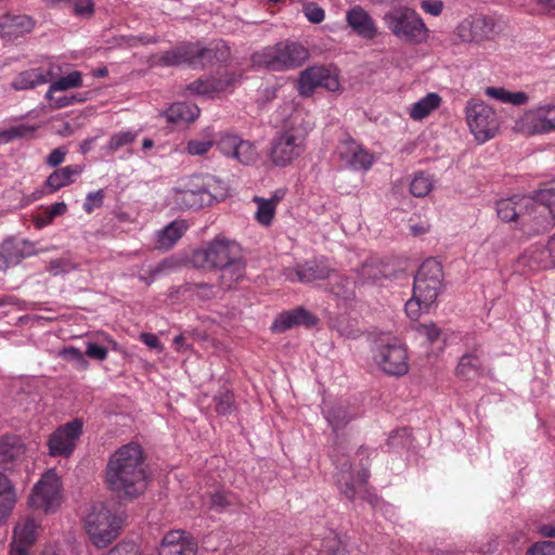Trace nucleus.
Here are the masks:
<instances>
[{
  "mask_svg": "<svg viewBox=\"0 0 555 555\" xmlns=\"http://www.w3.org/2000/svg\"><path fill=\"white\" fill-rule=\"evenodd\" d=\"M143 464L144 457L140 444L131 442L120 447L106 465L105 481L108 489L118 496L128 499L141 495L146 489Z\"/></svg>",
  "mask_w": 555,
  "mask_h": 555,
  "instance_id": "obj_1",
  "label": "nucleus"
},
{
  "mask_svg": "<svg viewBox=\"0 0 555 555\" xmlns=\"http://www.w3.org/2000/svg\"><path fill=\"white\" fill-rule=\"evenodd\" d=\"M191 261L199 269H219L229 274L231 280L238 281L244 276L245 263L242 260L238 245L225 238H215L206 247L195 250Z\"/></svg>",
  "mask_w": 555,
  "mask_h": 555,
  "instance_id": "obj_2",
  "label": "nucleus"
},
{
  "mask_svg": "<svg viewBox=\"0 0 555 555\" xmlns=\"http://www.w3.org/2000/svg\"><path fill=\"white\" fill-rule=\"evenodd\" d=\"M126 514L117 502L94 504L86 517L87 532L92 543L103 548L120 533Z\"/></svg>",
  "mask_w": 555,
  "mask_h": 555,
  "instance_id": "obj_3",
  "label": "nucleus"
},
{
  "mask_svg": "<svg viewBox=\"0 0 555 555\" xmlns=\"http://www.w3.org/2000/svg\"><path fill=\"white\" fill-rule=\"evenodd\" d=\"M387 29L400 41L420 44L428 38V28L423 18L412 8L395 5L383 17Z\"/></svg>",
  "mask_w": 555,
  "mask_h": 555,
  "instance_id": "obj_4",
  "label": "nucleus"
},
{
  "mask_svg": "<svg viewBox=\"0 0 555 555\" xmlns=\"http://www.w3.org/2000/svg\"><path fill=\"white\" fill-rule=\"evenodd\" d=\"M308 59L309 51L297 42H281L253 55L254 63L276 72L299 67Z\"/></svg>",
  "mask_w": 555,
  "mask_h": 555,
  "instance_id": "obj_5",
  "label": "nucleus"
},
{
  "mask_svg": "<svg viewBox=\"0 0 555 555\" xmlns=\"http://www.w3.org/2000/svg\"><path fill=\"white\" fill-rule=\"evenodd\" d=\"M344 451L345 448L335 442L331 452V459L336 467L334 479L340 492L347 499L354 500L357 494L364 490L370 474L366 468L362 467L356 476L349 457Z\"/></svg>",
  "mask_w": 555,
  "mask_h": 555,
  "instance_id": "obj_6",
  "label": "nucleus"
},
{
  "mask_svg": "<svg viewBox=\"0 0 555 555\" xmlns=\"http://www.w3.org/2000/svg\"><path fill=\"white\" fill-rule=\"evenodd\" d=\"M305 132L296 127L282 129L272 139L269 157L280 167H285L298 158L305 151Z\"/></svg>",
  "mask_w": 555,
  "mask_h": 555,
  "instance_id": "obj_7",
  "label": "nucleus"
},
{
  "mask_svg": "<svg viewBox=\"0 0 555 555\" xmlns=\"http://www.w3.org/2000/svg\"><path fill=\"white\" fill-rule=\"evenodd\" d=\"M443 272L441 263L435 258L426 259L414 279V295L429 308L437 299L441 288Z\"/></svg>",
  "mask_w": 555,
  "mask_h": 555,
  "instance_id": "obj_8",
  "label": "nucleus"
},
{
  "mask_svg": "<svg viewBox=\"0 0 555 555\" xmlns=\"http://www.w3.org/2000/svg\"><path fill=\"white\" fill-rule=\"evenodd\" d=\"M551 193L550 186L538 190L532 197L524 198L526 217L524 222H533L534 232H545L555 224V199L542 198V193Z\"/></svg>",
  "mask_w": 555,
  "mask_h": 555,
  "instance_id": "obj_9",
  "label": "nucleus"
},
{
  "mask_svg": "<svg viewBox=\"0 0 555 555\" xmlns=\"http://www.w3.org/2000/svg\"><path fill=\"white\" fill-rule=\"evenodd\" d=\"M466 118L476 140L483 143L492 139L499 130V119L492 107L483 102H469Z\"/></svg>",
  "mask_w": 555,
  "mask_h": 555,
  "instance_id": "obj_10",
  "label": "nucleus"
},
{
  "mask_svg": "<svg viewBox=\"0 0 555 555\" xmlns=\"http://www.w3.org/2000/svg\"><path fill=\"white\" fill-rule=\"evenodd\" d=\"M339 78L336 69L325 66H310L302 70L298 79V92L301 96H310L319 87L327 91L339 89Z\"/></svg>",
  "mask_w": 555,
  "mask_h": 555,
  "instance_id": "obj_11",
  "label": "nucleus"
},
{
  "mask_svg": "<svg viewBox=\"0 0 555 555\" xmlns=\"http://www.w3.org/2000/svg\"><path fill=\"white\" fill-rule=\"evenodd\" d=\"M83 422L75 418L55 429L48 439L51 456L68 457L76 448V442L82 434Z\"/></svg>",
  "mask_w": 555,
  "mask_h": 555,
  "instance_id": "obj_12",
  "label": "nucleus"
},
{
  "mask_svg": "<svg viewBox=\"0 0 555 555\" xmlns=\"http://www.w3.org/2000/svg\"><path fill=\"white\" fill-rule=\"evenodd\" d=\"M60 504V483L56 475L48 472L35 486L30 496L29 505L33 508L41 509L44 513L52 512Z\"/></svg>",
  "mask_w": 555,
  "mask_h": 555,
  "instance_id": "obj_13",
  "label": "nucleus"
},
{
  "mask_svg": "<svg viewBox=\"0 0 555 555\" xmlns=\"http://www.w3.org/2000/svg\"><path fill=\"white\" fill-rule=\"evenodd\" d=\"M375 361L380 370L390 376H403L409 372L406 350L399 344L379 346Z\"/></svg>",
  "mask_w": 555,
  "mask_h": 555,
  "instance_id": "obj_14",
  "label": "nucleus"
},
{
  "mask_svg": "<svg viewBox=\"0 0 555 555\" xmlns=\"http://www.w3.org/2000/svg\"><path fill=\"white\" fill-rule=\"evenodd\" d=\"M330 267L321 260H309L296 267L285 268L283 275L291 282L311 283L330 276Z\"/></svg>",
  "mask_w": 555,
  "mask_h": 555,
  "instance_id": "obj_15",
  "label": "nucleus"
},
{
  "mask_svg": "<svg viewBox=\"0 0 555 555\" xmlns=\"http://www.w3.org/2000/svg\"><path fill=\"white\" fill-rule=\"evenodd\" d=\"M492 18L473 15L465 18L456 28V35L463 42H481L493 31Z\"/></svg>",
  "mask_w": 555,
  "mask_h": 555,
  "instance_id": "obj_16",
  "label": "nucleus"
},
{
  "mask_svg": "<svg viewBox=\"0 0 555 555\" xmlns=\"http://www.w3.org/2000/svg\"><path fill=\"white\" fill-rule=\"evenodd\" d=\"M338 154L346 165L356 170H369L374 163V155L350 137L341 141Z\"/></svg>",
  "mask_w": 555,
  "mask_h": 555,
  "instance_id": "obj_17",
  "label": "nucleus"
},
{
  "mask_svg": "<svg viewBox=\"0 0 555 555\" xmlns=\"http://www.w3.org/2000/svg\"><path fill=\"white\" fill-rule=\"evenodd\" d=\"M197 543L183 530L165 534L158 548L159 555H196Z\"/></svg>",
  "mask_w": 555,
  "mask_h": 555,
  "instance_id": "obj_18",
  "label": "nucleus"
},
{
  "mask_svg": "<svg viewBox=\"0 0 555 555\" xmlns=\"http://www.w3.org/2000/svg\"><path fill=\"white\" fill-rule=\"evenodd\" d=\"M36 21L26 14L7 13L0 17V35L7 40H15L34 30Z\"/></svg>",
  "mask_w": 555,
  "mask_h": 555,
  "instance_id": "obj_19",
  "label": "nucleus"
},
{
  "mask_svg": "<svg viewBox=\"0 0 555 555\" xmlns=\"http://www.w3.org/2000/svg\"><path fill=\"white\" fill-rule=\"evenodd\" d=\"M229 55V47L222 41L211 43L209 47H202L198 42H193L194 67L225 62Z\"/></svg>",
  "mask_w": 555,
  "mask_h": 555,
  "instance_id": "obj_20",
  "label": "nucleus"
},
{
  "mask_svg": "<svg viewBox=\"0 0 555 555\" xmlns=\"http://www.w3.org/2000/svg\"><path fill=\"white\" fill-rule=\"evenodd\" d=\"M318 322L317 317L302 307L281 313L273 322V332H285L292 327L305 325L312 326Z\"/></svg>",
  "mask_w": 555,
  "mask_h": 555,
  "instance_id": "obj_21",
  "label": "nucleus"
},
{
  "mask_svg": "<svg viewBox=\"0 0 555 555\" xmlns=\"http://www.w3.org/2000/svg\"><path fill=\"white\" fill-rule=\"evenodd\" d=\"M346 21L348 26L364 39H373L377 35L373 18L360 5H354L347 12Z\"/></svg>",
  "mask_w": 555,
  "mask_h": 555,
  "instance_id": "obj_22",
  "label": "nucleus"
},
{
  "mask_svg": "<svg viewBox=\"0 0 555 555\" xmlns=\"http://www.w3.org/2000/svg\"><path fill=\"white\" fill-rule=\"evenodd\" d=\"M162 116H165L167 121L173 125L192 122L199 116V108L192 103L177 102L163 112Z\"/></svg>",
  "mask_w": 555,
  "mask_h": 555,
  "instance_id": "obj_23",
  "label": "nucleus"
},
{
  "mask_svg": "<svg viewBox=\"0 0 555 555\" xmlns=\"http://www.w3.org/2000/svg\"><path fill=\"white\" fill-rule=\"evenodd\" d=\"M81 166L73 165L54 170L46 180L44 186L49 189V193H54L63 186L74 182V177L80 175Z\"/></svg>",
  "mask_w": 555,
  "mask_h": 555,
  "instance_id": "obj_24",
  "label": "nucleus"
},
{
  "mask_svg": "<svg viewBox=\"0 0 555 555\" xmlns=\"http://www.w3.org/2000/svg\"><path fill=\"white\" fill-rule=\"evenodd\" d=\"M357 273L362 282H377L391 275V271L383 260L370 259L364 261Z\"/></svg>",
  "mask_w": 555,
  "mask_h": 555,
  "instance_id": "obj_25",
  "label": "nucleus"
},
{
  "mask_svg": "<svg viewBox=\"0 0 555 555\" xmlns=\"http://www.w3.org/2000/svg\"><path fill=\"white\" fill-rule=\"evenodd\" d=\"M53 77L51 70L43 73L39 68H33L22 72L17 78L12 82L15 90H26L49 82Z\"/></svg>",
  "mask_w": 555,
  "mask_h": 555,
  "instance_id": "obj_26",
  "label": "nucleus"
},
{
  "mask_svg": "<svg viewBox=\"0 0 555 555\" xmlns=\"http://www.w3.org/2000/svg\"><path fill=\"white\" fill-rule=\"evenodd\" d=\"M160 62L166 66L188 64L194 67L193 42L182 43L172 50L166 51L160 56Z\"/></svg>",
  "mask_w": 555,
  "mask_h": 555,
  "instance_id": "obj_27",
  "label": "nucleus"
},
{
  "mask_svg": "<svg viewBox=\"0 0 555 555\" xmlns=\"http://www.w3.org/2000/svg\"><path fill=\"white\" fill-rule=\"evenodd\" d=\"M188 224L184 220H175L157 233L158 247L171 248L186 231Z\"/></svg>",
  "mask_w": 555,
  "mask_h": 555,
  "instance_id": "obj_28",
  "label": "nucleus"
},
{
  "mask_svg": "<svg viewBox=\"0 0 555 555\" xmlns=\"http://www.w3.org/2000/svg\"><path fill=\"white\" fill-rule=\"evenodd\" d=\"M482 372V363L476 350L461 357L456 366V375L464 379H474Z\"/></svg>",
  "mask_w": 555,
  "mask_h": 555,
  "instance_id": "obj_29",
  "label": "nucleus"
},
{
  "mask_svg": "<svg viewBox=\"0 0 555 555\" xmlns=\"http://www.w3.org/2000/svg\"><path fill=\"white\" fill-rule=\"evenodd\" d=\"M356 412L350 411L349 406L343 403H336L326 412V420L332 426L334 433L344 428L356 417Z\"/></svg>",
  "mask_w": 555,
  "mask_h": 555,
  "instance_id": "obj_30",
  "label": "nucleus"
},
{
  "mask_svg": "<svg viewBox=\"0 0 555 555\" xmlns=\"http://www.w3.org/2000/svg\"><path fill=\"white\" fill-rule=\"evenodd\" d=\"M23 452V444L17 437H3L0 439V465L13 463Z\"/></svg>",
  "mask_w": 555,
  "mask_h": 555,
  "instance_id": "obj_31",
  "label": "nucleus"
},
{
  "mask_svg": "<svg viewBox=\"0 0 555 555\" xmlns=\"http://www.w3.org/2000/svg\"><path fill=\"white\" fill-rule=\"evenodd\" d=\"M440 103L441 98L438 93H428L425 98L413 104L410 117L414 120H421L438 108Z\"/></svg>",
  "mask_w": 555,
  "mask_h": 555,
  "instance_id": "obj_32",
  "label": "nucleus"
},
{
  "mask_svg": "<svg viewBox=\"0 0 555 555\" xmlns=\"http://www.w3.org/2000/svg\"><path fill=\"white\" fill-rule=\"evenodd\" d=\"M524 199L520 203H515L512 198L501 199L496 203V212L501 220L505 222L516 221L526 217L522 211Z\"/></svg>",
  "mask_w": 555,
  "mask_h": 555,
  "instance_id": "obj_33",
  "label": "nucleus"
},
{
  "mask_svg": "<svg viewBox=\"0 0 555 555\" xmlns=\"http://www.w3.org/2000/svg\"><path fill=\"white\" fill-rule=\"evenodd\" d=\"M37 524L34 519H27L18 524L14 529L13 543L30 547L36 541Z\"/></svg>",
  "mask_w": 555,
  "mask_h": 555,
  "instance_id": "obj_34",
  "label": "nucleus"
},
{
  "mask_svg": "<svg viewBox=\"0 0 555 555\" xmlns=\"http://www.w3.org/2000/svg\"><path fill=\"white\" fill-rule=\"evenodd\" d=\"M485 92L488 96L496 99L503 103L522 105L528 101L527 93L522 91L511 92L504 88L488 87Z\"/></svg>",
  "mask_w": 555,
  "mask_h": 555,
  "instance_id": "obj_35",
  "label": "nucleus"
},
{
  "mask_svg": "<svg viewBox=\"0 0 555 555\" xmlns=\"http://www.w3.org/2000/svg\"><path fill=\"white\" fill-rule=\"evenodd\" d=\"M205 195H208V194L202 190L178 191L176 194V203L178 205H180L181 208L198 209L204 206V196Z\"/></svg>",
  "mask_w": 555,
  "mask_h": 555,
  "instance_id": "obj_36",
  "label": "nucleus"
},
{
  "mask_svg": "<svg viewBox=\"0 0 555 555\" xmlns=\"http://www.w3.org/2000/svg\"><path fill=\"white\" fill-rule=\"evenodd\" d=\"M81 74L79 72H72L70 74H68L67 76H64V77H61L60 79H57L55 82H53L47 94H46V98L48 100H52V94L55 92V91H64V90H68V89H72V88H78L81 86Z\"/></svg>",
  "mask_w": 555,
  "mask_h": 555,
  "instance_id": "obj_37",
  "label": "nucleus"
},
{
  "mask_svg": "<svg viewBox=\"0 0 555 555\" xmlns=\"http://www.w3.org/2000/svg\"><path fill=\"white\" fill-rule=\"evenodd\" d=\"M258 156L259 155L256 146L250 141L241 139L233 158H235L241 164L248 166L255 164L258 159Z\"/></svg>",
  "mask_w": 555,
  "mask_h": 555,
  "instance_id": "obj_38",
  "label": "nucleus"
},
{
  "mask_svg": "<svg viewBox=\"0 0 555 555\" xmlns=\"http://www.w3.org/2000/svg\"><path fill=\"white\" fill-rule=\"evenodd\" d=\"M233 494L225 490H216L208 495V508L217 513H222L225 508L233 505Z\"/></svg>",
  "mask_w": 555,
  "mask_h": 555,
  "instance_id": "obj_39",
  "label": "nucleus"
},
{
  "mask_svg": "<svg viewBox=\"0 0 555 555\" xmlns=\"http://www.w3.org/2000/svg\"><path fill=\"white\" fill-rule=\"evenodd\" d=\"M178 293H189L199 300H210L215 297L214 287L207 283H186L177 289Z\"/></svg>",
  "mask_w": 555,
  "mask_h": 555,
  "instance_id": "obj_40",
  "label": "nucleus"
},
{
  "mask_svg": "<svg viewBox=\"0 0 555 555\" xmlns=\"http://www.w3.org/2000/svg\"><path fill=\"white\" fill-rule=\"evenodd\" d=\"M535 132H548L555 130V106L547 108H540L538 111V117L533 125Z\"/></svg>",
  "mask_w": 555,
  "mask_h": 555,
  "instance_id": "obj_41",
  "label": "nucleus"
},
{
  "mask_svg": "<svg viewBox=\"0 0 555 555\" xmlns=\"http://www.w3.org/2000/svg\"><path fill=\"white\" fill-rule=\"evenodd\" d=\"M254 202L258 206L255 215L257 221L262 225H270L276 209L273 203L260 196H255Z\"/></svg>",
  "mask_w": 555,
  "mask_h": 555,
  "instance_id": "obj_42",
  "label": "nucleus"
},
{
  "mask_svg": "<svg viewBox=\"0 0 555 555\" xmlns=\"http://www.w3.org/2000/svg\"><path fill=\"white\" fill-rule=\"evenodd\" d=\"M15 502V493L11 481L0 473V507L11 508Z\"/></svg>",
  "mask_w": 555,
  "mask_h": 555,
  "instance_id": "obj_43",
  "label": "nucleus"
},
{
  "mask_svg": "<svg viewBox=\"0 0 555 555\" xmlns=\"http://www.w3.org/2000/svg\"><path fill=\"white\" fill-rule=\"evenodd\" d=\"M188 89L197 94H207L217 92L222 89L219 80L215 79H197L188 86Z\"/></svg>",
  "mask_w": 555,
  "mask_h": 555,
  "instance_id": "obj_44",
  "label": "nucleus"
},
{
  "mask_svg": "<svg viewBox=\"0 0 555 555\" xmlns=\"http://www.w3.org/2000/svg\"><path fill=\"white\" fill-rule=\"evenodd\" d=\"M412 443L411 433L406 428L395 430L387 439V446L391 449H405Z\"/></svg>",
  "mask_w": 555,
  "mask_h": 555,
  "instance_id": "obj_45",
  "label": "nucleus"
},
{
  "mask_svg": "<svg viewBox=\"0 0 555 555\" xmlns=\"http://www.w3.org/2000/svg\"><path fill=\"white\" fill-rule=\"evenodd\" d=\"M59 356L62 357L64 360L74 362L79 370H86L89 365L87 359L85 358V354L75 347L63 348L59 352Z\"/></svg>",
  "mask_w": 555,
  "mask_h": 555,
  "instance_id": "obj_46",
  "label": "nucleus"
},
{
  "mask_svg": "<svg viewBox=\"0 0 555 555\" xmlns=\"http://www.w3.org/2000/svg\"><path fill=\"white\" fill-rule=\"evenodd\" d=\"M431 190L430 180L423 173L416 175L410 184V192L416 197L426 196Z\"/></svg>",
  "mask_w": 555,
  "mask_h": 555,
  "instance_id": "obj_47",
  "label": "nucleus"
},
{
  "mask_svg": "<svg viewBox=\"0 0 555 555\" xmlns=\"http://www.w3.org/2000/svg\"><path fill=\"white\" fill-rule=\"evenodd\" d=\"M240 141V137L227 133L219 139L217 145L223 155L233 157Z\"/></svg>",
  "mask_w": 555,
  "mask_h": 555,
  "instance_id": "obj_48",
  "label": "nucleus"
},
{
  "mask_svg": "<svg viewBox=\"0 0 555 555\" xmlns=\"http://www.w3.org/2000/svg\"><path fill=\"white\" fill-rule=\"evenodd\" d=\"M135 138L137 134L130 131L116 133L112 135L106 149L109 152H115L118 149L132 143L135 140Z\"/></svg>",
  "mask_w": 555,
  "mask_h": 555,
  "instance_id": "obj_49",
  "label": "nucleus"
},
{
  "mask_svg": "<svg viewBox=\"0 0 555 555\" xmlns=\"http://www.w3.org/2000/svg\"><path fill=\"white\" fill-rule=\"evenodd\" d=\"M323 551L330 555H339L346 551L345 544L340 540V538L331 533L323 540Z\"/></svg>",
  "mask_w": 555,
  "mask_h": 555,
  "instance_id": "obj_50",
  "label": "nucleus"
},
{
  "mask_svg": "<svg viewBox=\"0 0 555 555\" xmlns=\"http://www.w3.org/2000/svg\"><path fill=\"white\" fill-rule=\"evenodd\" d=\"M234 403V396L230 391H224L216 398V411L219 414L225 415L232 411Z\"/></svg>",
  "mask_w": 555,
  "mask_h": 555,
  "instance_id": "obj_51",
  "label": "nucleus"
},
{
  "mask_svg": "<svg viewBox=\"0 0 555 555\" xmlns=\"http://www.w3.org/2000/svg\"><path fill=\"white\" fill-rule=\"evenodd\" d=\"M527 555H555V542H537L528 548Z\"/></svg>",
  "mask_w": 555,
  "mask_h": 555,
  "instance_id": "obj_52",
  "label": "nucleus"
},
{
  "mask_svg": "<svg viewBox=\"0 0 555 555\" xmlns=\"http://www.w3.org/2000/svg\"><path fill=\"white\" fill-rule=\"evenodd\" d=\"M104 199V191L99 190L96 192H91L87 195L86 202L83 204V209L86 212L91 214L94 208H99L103 205Z\"/></svg>",
  "mask_w": 555,
  "mask_h": 555,
  "instance_id": "obj_53",
  "label": "nucleus"
},
{
  "mask_svg": "<svg viewBox=\"0 0 555 555\" xmlns=\"http://www.w3.org/2000/svg\"><path fill=\"white\" fill-rule=\"evenodd\" d=\"M304 13L306 17L313 24L321 23L325 17L324 10L312 2L304 7Z\"/></svg>",
  "mask_w": 555,
  "mask_h": 555,
  "instance_id": "obj_54",
  "label": "nucleus"
},
{
  "mask_svg": "<svg viewBox=\"0 0 555 555\" xmlns=\"http://www.w3.org/2000/svg\"><path fill=\"white\" fill-rule=\"evenodd\" d=\"M417 332L425 336L430 344L437 341L441 335V330L434 323L418 325Z\"/></svg>",
  "mask_w": 555,
  "mask_h": 555,
  "instance_id": "obj_55",
  "label": "nucleus"
},
{
  "mask_svg": "<svg viewBox=\"0 0 555 555\" xmlns=\"http://www.w3.org/2000/svg\"><path fill=\"white\" fill-rule=\"evenodd\" d=\"M212 146L211 141L191 140L186 144V151L191 155H204Z\"/></svg>",
  "mask_w": 555,
  "mask_h": 555,
  "instance_id": "obj_56",
  "label": "nucleus"
},
{
  "mask_svg": "<svg viewBox=\"0 0 555 555\" xmlns=\"http://www.w3.org/2000/svg\"><path fill=\"white\" fill-rule=\"evenodd\" d=\"M106 555H139V551L133 542H120Z\"/></svg>",
  "mask_w": 555,
  "mask_h": 555,
  "instance_id": "obj_57",
  "label": "nucleus"
},
{
  "mask_svg": "<svg viewBox=\"0 0 555 555\" xmlns=\"http://www.w3.org/2000/svg\"><path fill=\"white\" fill-rule=\"evenodd\" d=\"M427 309L428 308H425V304L418 300L414 294L413 297L405 304V312L412 319H416L420 315L421 310Z\"/></svg>",
  "mask_w": 555,
  "mask_h": 555,
  "instance_id": "obj_58",
  "label": "nucleus"
},
{
  "mask_svg": "<svg viewBox=\"0 0 555 555\" xmlns=\"http://www.w3.org/2000/svg\"><path fill=\"white\" fill-rule=\"evenodd\" d=\"M31 247L33 243L29 241H23V248L17 249L14 254H10V257H12V262L14 261L18 263L25 257L37 255L38 251L34 250Z\"/></svg>",
  "mask_w": 555,
  "mask_h": 555,
  "instance_id": "obj_59",
  "label": "nucleus"
},
{
  "mask_svg": "<svg viewBox=\"0 0 555 555\" xmlns=\"http://www.w3.org/2000/svg\"><path fill=\"white\" fill-rule=\"evenodd\" d=\"M421 8L428 14L438 16L441 14L443 9V2L440 0H423Z\"/></svg>",
  "mask_w": 555,
  "mask_h": 555,
  "instance_id": "obj_60",
  "label": "nucleus"
},
{
  "mask_svg": "<svg viewBox=\"0 0 555 555\" xmlns=\"http://www.w3.org/2000/svg\"><path fill=\"white\" fill-rule=\"evenodd\" d=\"M85 354L92 359L102 361L107 357V349L105 347L99 346L94 343H89L87 345Z\"/></svg>",
  "mask_w": 555,
  "mask_h": 555,
  "instance_id": "obj_61",
  "label": "nucleus"
},
{
  "mask_svg": "<svg viewBox=\"0 0 555 555\" xmlns=\"http://www.w3.org/2000/svg\"><path fill=\"white\" fill-rule=\"evenodd\" d=\"M30 130L25 126L14 127L9 130L0 132V139H3L5 142H8L15 138L25 135Z\"/></svg>",
  "mask_w": 555,
  "mask_h": 555,
  "instance_id": "obj_62",
  "label": "nucleus"
},
{
  "mask_svg": "<svg viewBox=\"0 0 555 555\" xmlns=\"http://www.w3.org/2000/svg\"><path fill=\"white\" fill-rule=\"evenodd\" d=\"M65 155H66V151H64L61 147L55 149L49 154V156L47 158V164L49 166L55 167L64 160Z\"/></svg>",
  "mask_w": 555,
  "mask_h": 555,
  "instance_id": "obj_63",
  "label": "nucleus"
},
{
  "mask_svg": "<svg viewBox=\"0 0 555 555\" xmlns=\"http://www.w3.org/2000/svg\"><path fill=\"white\" fill-rule=\"evenodd\" d=\"M74 12L77 15L91 14L93 12V3L91 0H78L74 5Z\"/></svg>",
  "mask_w": 555,
  "mask_h": 555,
  "instance_id": "obj_64",
  "label": "nucleus"
}]
</instances>
